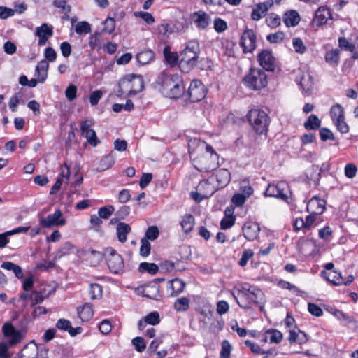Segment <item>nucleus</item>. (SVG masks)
<instances>
[{"label": "nucleus", "mask_w": 358, "mask_h": 358, "mask_svg": "<svg viewBox=\"0 0 358 358\" xmlns=\"http://www.w3.org/2000/svg\"><path fill=\"white\" fill-rule=\"evenodd\" d=\"M134 108V103L131 99H127L125 104L115 103L113 106V110L115 113H120L123 109L127 111H131Z\"/></svg>", "instance_id": "864d4df0"}, {"label": "nucleus", "mask_w": 358, "mask_h": 358, "mask_svg": "<svg viewBox=\"0 0 358 358\" xmlns=\"http://www.w3.org/2000/svg\"><path fill=\"white\" fill-rule=\"evenodd\" d=\"M75 246L70 242L64 243L56 252L55 258L60 259L63 256L69 255L74 250Z\"/></svg>", "instance_id": "a19ab883"}, {"label": "nucleus", "mask_w": 358, "mask_h": 358, "mask_svg": "<svg viewBox=\"0 0 358 358\" xmlns=\"http://www.w3.org/2000/svg\"><path fill=\"white\" fill-rule=\"evenodd\" d=\"M141 273H148L151 275L156 274L159 271L158 266L155 263L142 262L138 266Z\"/></svg>", "instance_id": "c03bdc74"}, {"label": "nucleus", "mask_w": 358, "mask_h": 358, "mask_svg": "<svg viewBox=\"0 0 358 358\" xmlns=\"http://www.w3.org/2000/svg\"><path fill=\"white\" fill-rule=\"evenodd\" d=\"M329 313L332 314L338 320L341 322L343 325H347L354 322L352 317L349 316L348 315L344 313L342 310L336 308H331Z\"/></svg>", "instance_id": "473e14b6"}, {"label": "nucleus", "mask_w": 358, "mask_h": 358, "mask_svg": "<svg viewBox=\"0 0 358 358\" xmlns=\"http://www.w3.org/2000/svg\"><path fill=\"white\" fill-rule=\"evenodd\" d=\"M187 93L190 101L195 103L201 101L206 97V90L201 80H193L190 83Z\"/></svg>", "instance_id": "f8f14e48"}, {"label": "nucleus", "mask_w": 358, "mask_h": 358, "mask_svg": "<svg viewBox=\"0 0 358 358\" xmlns=\"http://www.w3.org/2000/svg\"><path fill=\"white\" fill-rule=\"evenodd\" d=\"M168 286V289H170L169 296L175 297L181 294L185 289L186 285L185 282L179 278H174L171 280H169Z\"/></svg>", "instance_id": "b1692460"}, {"label": "nucleus", "mask_w": 358, "mask_h": 358, "mask_svg": "<svg viewBox=\"0 0 358 358\" xmlns=\"http://www.w3.org/2000/svg\"><path fill=\"white\" fill-rule=\"evenodd\" d=\"M257 61L265 71L273 72L277 67V62L271 50H263L257 55Z\"/></svg>", "instance_id": "9b49d317"}, {"label": "nucleus", "mask_w": 358, "mask_h": 358, "mask_svg": "<svg viewBox=\"0 0 358 358\" xmlns=\"http://www.w3.org/2000/svg\"><path fill=\"white\" fill-rule=\"evenodd\" d=\"M247 119L256 134L267 135L270 117L265 111L259 108L251 109L247 114Z\"/></svg>", "instance_id": "20e7f679"}, {"label": "nucleus", "mask_w": 358, "mask_h": 358, "mask_svg": "<svg viewBox=\"0 0 358 358\" xmlns=\"http://www.w3.org/2000/svg\"><path fill=\"white\" fill-rule=\"evenodd\" d=\"M164 57L167 63L171 66H175L177 64H179L180 55H178L176 52L167 51V48L164 49Z\"/></svg>", "instance_id": "3c124183"}, {"label": "nucleus", "mask_w": 358, "mask_h": 358, "mask_svg": "<svg viewBox=\"0 0 358 358\" xmlns=\"http://www.w3.org/2000/svg\"><path fill=\"white\" fill-rule=\"evenodd\" d=\"M201 53L197 40L189 41L180 53L179 68L184 73H189L198 64Z\"/></svg>", "instance_id": "f03ea898"}, {"label": "nucleus", "mask_w": 358, "mask_h": 358, "mask_svg": "<svg viewBox=\"0 0 358 358\" xmlns=\"http://www.w3.org/2000/svg\"><path fill=\"white\" fill-rule=\"evenodd\" d=\"M131 231V228L129 224L120 222L116 227V234L118 241L124 243L127 240V235Z\"/></svg>", "instance_id": "cd10ccee"}, {"label": "nucleus", "mask_w": 358, "mask_h": 358, "mask_svg": "<svg viewBox=\"0 0 358 358\" xmlns=\"http://www.w3.org/2000/svg\"><path fill=\"white\" fill-rule=\"evenodd\" d=\"M85 136L87 142L93 147L97 146L100 143V141L97 138L96 134L94 129L88 130Z\"/></svg>", "instance_id": "bf43d9fd"}, {"label": "nucleus", "mask_w": 358, "mask_h": 358, "mask_svg": "<svg viewBox=\"0 0 358 358\" xmlns=\"http://www.w3.org/2000/svg\"><path fill=\"white\" fill-rule=\"evenodd\" d=\"M320 125L321 120L314 114H311L304 122V127L307 130H316Z\"/></svg>", "instance_id": "58836bf2"}, {"label": "nucleus", "mask_w": 358, "mask_h": 358, "mask_svg": "<svg viewBox=\"0 0 358 358\" xmlns=\"http://www.w3.org/2000/svg\"><path fill=\"white\" fill-rule=\"evenodd\" d=\"M136 57L139 64L145 65L154 61L155 53L151 50H145L138 52Z\"/></svg>", "instance_id": "7c9ffc66"}, {"label": "nucleus", "mask_w": 358, "mask_h": 358, "mask_svg": "<svg viewBox=\"0 0 358 358\" xmlns=\"http://www.w3.org/2000/svg\"><path fill=\"white\" fill-rule=\"evenodd\" d=\"M357 172V167L353 163H348L345 166L344 173L348 178H353Z\"/></svg>", "instance_id": "680f3d73"}, {"label": "nucleus", "mask_w": 358, "mask_h": 358, "mask_svg": "<svg viewBox=\"0 0 358 358\" xmlns=\"http://www.w3.org/2000/svg\"><path fill=\"white\" fill-rule=\"evenodd\" d=\"M227 23L220 17H215L213 21V28L217 33H222L227 29Z\"/></svg>", "instance_id": "4d7b16f0"}, {"label": "nucleus", "mask_w": 358, "mask_h": 358, "mask_svg": "<svg viewBox=\"0 0 358 358\" xmlns=\"http://www.w3.org/2000/svg\"><path fill=\"white\" fill-rule=\"evenodd\" d=\"M235 221H236V217L234 215L224 216L220 222L221 229H230L235 224Z\"/></svg>", "instance_id": "052dcab7"}, {"label": "nucleus", "mask_w": 358, "mask_h": 358, "mask_svg": "<svg viewBox=\"0 0 358 358\" xmlns=\"http://www.w3.org/2000/svg\"><path fill=\"white\" fill-rule=\"evenodd\" d=\"M89 295L91 299L94 300L102 296V287L97 283H92L90 286Z\"/></svg>", "instance_id": "8fccbe9b"}, {"label": "nucleus", "mask_w": 358, "mask_h": 358, "mask_svg": "<svg viewBox=\"0 0 358 358\" xmlns=\"http://www.w3.org/2000/svg\"><path fill=\"white\" fill-rule=\"evenodd\" d=\"M190 299L187 296L178 298L173 304V308L177 312H186L189 310Z\"/></svg>", "instance_id": "e433bc0d"}, {"label": "nucleus", "mask_w": 358, "mask_h": 358, "mask_svg": "<svg viewBox=\"0 0 358 358\" xmlns=\"http://www.w3.org/2000/svg\"><path fill=\"white\" fill-rule=\"evenodd\" d=\"M110 271L114 274H121L124 271V263L122 256L114 249L109 250V254L106 259Z\"/></svg>", "instance_id": "9d476101"}, {"label": "nucleus", "mask_w": 358, "mask_h": 358, "mask_svg": "<svg viewBox=\"0 0 358 358\" xmlns=\"http://www.w3.org/2000/svg\"><path fill=\"white\" fill-rule=\"evenodd\" d=\"M254 255V252L251 249H247L243 250L241 257L238 261V265L241 267H244L247 265L248 260L252 258Z\"/></svg>", "instance_id": "e2e57ef3"}, {"label": "nucleus", "mask_w": 358, "mask_h": 358, "mask_svg": "<svg viewBox=\"0 0 358 358\" xmlns=\"http://www.w3.org/2000/svg\"><path fill=\"white\" fill-rule=\"evenodd\" d=\"M75 31L79 35L87 34L92 31V26L88 22L82 21L76 25Z\"/></svg>", "instance_id": "09e8293b"}, {"label": "nucleus", "mask_w": 358, "mask_h": 358, "mask_svg": "<svg viewBox=\"0 0 358 358\" xmlns=\"http://www.w3.org/2000/svg\"><path fill=\"white\" fill-rule=\"evenodd\" d=\"M239 45L244 54L252 53L257 48V36L252 29H245L240 38Z\"/></svg>", "instance_id": "6e6552de"}, {"label": "nucleus", "mask_w": 358, "mask_h": 358, "mask_svg": "<svg viewBox=\"0 0 358 358\" xmlns=\"http://www.w3.org/2000/svg\"><path fill=\"white\" fill-rule=\"evenodd\" d=\"M1 266L3 269L12 271L17 278L21 279L23 278L22 270L21 267L17 264H15L11 262H4L2 263Z\"/></svg>", "instance_id": "4c0bfd02"}, {"label": "nucleus", "mask_w": 358, "mask_h": 358, "mask_svg": "<svg viewBox=\"0 0 358 358\" xmlns=\"http://www.w3.org/2000/svg\"><path fill=\"white\" fill-rule=\"evenodd\" d=\"M245 87L257 91L265 88L268 85V76L259 68H250L242 80Z\"/></svg>", "instance_id": "39448f33"}, {"label": "nucleus", "mask_w": 358, "mask_h": 358, "mask_svg": "<svg viewBox=\"0 0 358 358\" xmlns=\"http://www.w3.org/2000/svg\"><path fill=\"white\" fill-rule=\"evenodd\" d=\"M216 191L215 188H211L209 191L205 192H192L191 196L196 202H201L205 198L212 196Z\"/></svg>", "instance_id": "de8ad7c7"}, {"label": "nucleus", "mask_w": 358, "mask_h": 358, "mask_svg": "<svg viewBox=\"0 0 358 358\" xmlns=\"http://www.w3.org/2000/svg\"><path fill=\"white\" fill-rule=\"evenodd\" d=\"M238 295L245 299L243 303H248L250 309L252 304H259L258 300L263 293L259 288L245 284L241 289H238Z\"/></svg>", "instance_id": "0eeeda50"}, {"label": "nucleus", "mask_w": 358, "mask_h": 358, "mask_svg": "<svg viewBox=\"0 0 358 358\" xmlns=\"http://www.w3.org/2000/svg\"><path fill=\"white\" fill-rule=\"evenodd\" d=\"M282 18L276 13H270L266 19V24L271 29H275L281 24Z\"/></svg>", "instance_id": "a18cd8bd"}, {"label": "nucleus", "mask_w": 358, "mask_h": 358, "mask_svg": "<svg viewBox=\"0 0 358 358\" xmlns=\"http://www.w3.org/2000/svg\"><path fill=\"white\" fill-rule=\"evenodd\" d=\"M38 353L37 344L34 341H32L24 345L19 352L18 357L19 358H38Z\"/></svg>", "instance_id": "5701e85b"}, {"label": "nucleus", "mask_w": 358, "mask_h": 358, "mask_svg": "<svg viewBox=\"0 0 358 358\" xmlns=\"http://www.w3.org/2000/svg\"><path fill=\"white\" fill-rule=\"evenodd\" d=\"M50 295V292H47L45 287L39 290H32L30 293L31 307H34L36 304L41 303Z\"/></svg>", "instance_id": "a878e982"}, {"label": "nucleus", "mask_w": 358, "mask_h": 358, "mask_svg": "<svg viewBox=\"0 0 358 358\" xmlns=\"http://www.w3.org/2000/svg\"><path fill=\"white\" fill-rule=\"evenodd\" d=\"M77 313L79 318L83 322H88L94 315L93 306L92 304L86 303L83 306L77 308Z\"/></svg>", "instance_id": "bb28decb"}, {"label": "nucleus", "mask_w": 358, "mask_h": 358, "mask_svg": "<svg viewBox=\"0 0 358 358\" xmlns=\"http://www.w3.org/2000/svg\"><path fill=\"white\" fill-rule=\"evenodd\" d=\"M162 281H164V278H156L153 281L139 288L138 290H141L144 297L159 301L162 299L159 282Z\"/></svg>", "instance_id": "1a4fd4ad"}, {"label": "nucleus", "mask_w": 358, "mask_h": 358, "mask_svg": "<svg viewBox=\"0 0 358 358\" xmlns=\"http://www.w3.org/2000/svg\"><path fill=\"white\" fill-rule=\"evenodd\" d=\"M115 211V208L112 205H108L101 207L99 209L98 214L102 219H108Z\"/></svg>", "instance_id": "13d9d810"}, {"label": "nucleus", "mask_w": 358, "mask_h": 358, "mask_svg": "<svg viewBox=\"0 0 358 358\" xmlns=\"http://www.w3.org/2000/svg\"><path fill=\"white\" fill-rule=\"evenodd\" d=\"M306 224V229L310 230L312 227H314L322 222V220L321 217L313 213H309L303 218Z\"/></svg>", "instance_id": "37998d69"}, {"label": "nucleus", "mask_w": 358, "mask_h": 358, "mask_svg": "<svg viewBox=\"0 0 358 358\" xmlns=\"http://www.w3.org/2000/svg\"><path fill=\"white\" fill-rule=\"evenodd\" d=\"M131 343L137 352H142L146 348L145 342L142 337L137 336L133 338Z\"/></svg>", "instance_id": "69168bd1"}, {"label": "nucleus", "mask_w": 358, "mask_h": 358, "mask_svg": "<svg viewBox=\"0 0 358 358\" xmlns=\"http://www.w3.org/2000/svg\"><path fill=\"white\" fill-rule=\"evenodd\" d=\"M52 4L55 7L60 8L64 13L62 16L63 20H69V13L71 10V6L67 3V0H54Z\"/></svg>", "instance_id": "2f4dec72"}, {"label": "nucleus", "mask_w": 358, "mask_h": 358, "mask_svg": "<svg viewBox=\"0 0 358 358\" xmlns=\"http://www.w3.org/2000/svg\"><path fill=\"white\" fill-rule=\"evenodd\" d=\"M66 222V220L62 218V213L59 209H57L53 214H50L46 217L40 220V225L44 228L63 226Z\"/></svg>", "instance_id": "4468645a"}, {"label": "nucleus", "mask_w": 358, "mask_h": 358, "mask_svg": "<svg viewBox=\"0 0 358 358\" xmlns=\"http://www.w3.org/2000/svg\"><path fill=\"white\" fill-rule=\"evenodd\" d=\"M115 157L113 154L104 156L99 162V171H103L110 169L115 164Z\"/></svg>", "instance_id": "79ce46f5"}, {"label": "nucleus", "mask_w": 358, "mask_h": 358, "mask_svg": "<svg viewBox=\"0 0 358 358\" xmlns=\"http://www.w3.org/2000/svg\"><path fill=\"white\" fill-rule=\"evenodd\" d=\"M298 85L300 86L303 92L308 93L313 85L312 77L308 73H304L301 77L299 80H297Z\"/></svg>", "instance_id": "72a5a7b5"}, {"label": "nucleus", "mask_w": 358, "mask_h": 358, "mask_svg": "<svg viewBox=\"0 0 358 358\" xmlns=\"http://www.w3.org/2000/svg\"><path fill=\"white\" fill-rule=\"evenodd\" d=\"M211 182H217V188H223L228 185L231 180V173L226 169H215L210 177Z\"/></svg>", "instance_id": "a211bd4d"}, {"label": "nucleus", "mask_w": 358, "mask_h": 358, "mask_svg": "<svg viewBox=\"0 0 358 358\" xmlns=\"http://www.w3.org/2000/svg\"><path fill=\"white\" fill-rule=\"evenodd\" d=\"M318 237L325 242H330L333 238V230L329 225H326L319 229Z\"/></svg>", "instance_id": "49530a36"}, {"label": "nucleus", "mask_w": 358, "mask_h": 358, "mask_svg": "<svg viewBox=\"0 0 358 358\" xmlns=\"http://www.w3.org/2000/svg\"><path fill=\"white\" fill-rule=\"evenodd\" d=\"M268 10L264 6V3H259L255 6L251 13V19L255 21H259L265 16Z\"/></svg>", "instance_id": "c9c22d12"}, {"label": "nucleus", "mask_w": 358, "mask_h": 358, "mask_svg": "<svg viewBox=\"0 0 358 358\" xmlns=\"http://www.w3.org/2000/svg\"><path fill=\"white\" fill-rule=\"evenodd\" d=\"M327 201L317 196L312 197L306 205V211L313 215H321L326 210Z\"/></svg>", "instance_id": "2eb2a0df"}, {"label": "nucleus", "mask_w": 358, "mask_h": 358, "mask_svg": "<svg viewBox=\"0 0 358 358\" xmlns=\"http://www.w3.org/2000/svg\"><path fill=\"white\" fill-rule=\"evenodd\" d=\"M191 20L199 31L206 30L212 22L210 15L202 10L192 13Z\"/></svg>", "instance_id": "ddd939ff"}, {"label": "nucleus", "mask_w": 358, "mask_h": 358, "mask_svg": "<svg viewBox=\"0 0 358 358\" xmlns=\"http://www.w3.org/2000/svg\"><path fill=\"white\" fill-rule=\"evenodd\" d=\"M194 222L195 219L192 214H185L182 217L180 224L182 231L187 234L193 230Z\"/></svg>", "instance_id": "c756f323"}, {"label": "nucleus", "mask_w": 358, "mask_h": 358, "mask_svg": "<svg viewBox=\"0 0 358 358\" xmlns=\"http://www.w3.org/2000/svg\"><path fill=\"white\" fill-rule=\"evenodd\" d=\"M189 154L194 167L199 172L214 171L220 165L218 155L202 153L199 156L195 157V150L191 148L190 144H189Z\"/></svg>", "instance_id": "7ed1b4c3"}, {"label": "nucleus", "mask_w": 358, "mask_h": 358, "mask_svg": "<svg viewBox=\"0 0 358 358\" xmlns=\"http://www.w3.org/2000/svg\"><path fill=\"white\" fill-rule=\"evenodd\" d=\"M231 350V345L227 340L222 342V348L220 358H229Z\"/></svg>", "instance_id": "774afa93"}, {"label": "nucleus", "mask_w": 358, "mask_h": 358, "mask_svg": "<svg viewBox=\"0 0 358 358\" xmlns=\"http://www.w3.org/2000/svg\"><path fill=\"white\" fill-rule=\"evenodd\" d=\"M264 196L275 197L287 203L292 202L291 192L287 182L280 181L278 183H270L264 192Z\"/></svg>", "instance_id": "423d86ee"}, {"label": "nucleus", "mask_w": 358, "mask_h": 358, "mask_svg": "<svg viewBox=\"0 0 358 358\" xmlns=\"http://www.w3.org/2000/svg\"><path fill=\"white\" fill-rule=\"evenodd\" d=\"M49 64L46 60H42L36 66V76H40L41 83H43L48 77Z\"/></svg>", "instance_id": "f704fd0d"}, {"label": "nucleus", "mask_w": 358, "mask_h": 358, "mask_svg": "<svg viewBox=\"0 0 358 358\" xmlns=\"http://www.w3.org/2000/svg\"><path fill=\"white\" fill-rule=\"evenodd\" d=\"M77 92V87L73 84H70L65 90V96L69 101H72L76 99Z\"/></svg>", "instance_id": "0e129e2a"}, {"label": "nucleus", "mask_w": 358, "mask_h": 358, "mask_svg": "<svg viewBox=\"0 0 358 358\" xmlns=\"http://www.w3.org/2000/svg\"><path fill=\"white\" fill-rule=\"evenodd\" d=\"M282 20L287 27H294L299 24L301 17L297 10L292 9L284 13Z\"/></svg>", "instance_id": "4be33fe9"}, {"label": "nucleus", "mask_w": 358, "mask_h": 358, "mask_svg": "<svg viewBox=\"0 0 358 358\" xmlns=\"http://www.w3.org/2000/svg\"><path fill=\"white\" fill-rule=\"evenodd\" d=\"M243 235L249 241L257 238L260 232L259 224L256 222H245L242 227Z\"/></svg>", "instance_id": "aec40b11"}, {"label": "nucleus", "mask_w": 358, "mask_h": 358, "mask_svg": "<svg viewBox=\"0 0 358 358\" xmlns=\"http://www.w3.org/2000/svg\"><path fill=\"white\" fill-rule=\"evenodd\" d=\"M322 276L334 285H341L343 283V278L341 273L337 271H322Z\"/></svg>", "instance_id": "c85d7f7f"}, {"label": "nucleus", "mask_w": 358, "mask_h": 358, "mask_svg": "<svg viewBox=\"0 0 358 358\" xmlns=\"http://www.w3.org/2000/svg\"><path fill=\"white\" fill-rule=\"evenodd\" d=\"M329 114L333 122L345 117L344 109L339 103H336L331 106Z\"/></svg>", "instance_id": "ea45409f"}, {"label": "nucleus", "mask_w": 358, "mask_h": 358, "mask_svg": "<svg viewBox=\"0 0 358 358\" xmlns=\"http://www.w3.org/2000/svg\"><path fill=\"white\" fill-rule=\"evenodd\" d=\"M115 28V20L114 18L108 17L103 22V30L110 34H112Z\"/></svg>", "instance_id": "338daca9"}, {"label": "nucleus", "mask_w": 358, "mask_h": 358, "mask_svg": "<svg viewBox=\"0 0 358 358\" xmlns=\"http://www.w3.org/2000/svg\"><path fill=\"white\" fill-rule=\"evenodd\" d=\"M159 235V231L157 226H150L149 227L146 231L145 236L143 238H145L149 241H155L156 240Z\"/></svg>", "instance_id": "603ef678"}, {"label": "nucleus", "mask_w": 358, "mask_h": 358, "mask_svg": "<svg viewBox=\"0 0 358 358\" xmlns=\"http://www.w3.org/2000/svg\"><path fill=\"white\" fill-rule=\"evenodd\" d=\"M341 59V50L338 48H333L326 51L324 54L325 62L331 67H336Z\"/></svg>", "instance_id": "393cba45"}, {"label": "nucleus", "mask_w": 358, "mask_h": 358, "mask_svg": "<svg viewBox=\"0 0 358 358\" xmlns=\"http://www.w3.org/2000/svg\"><path fill=\"white\" fill-rule=\"evenodd\" d=\"M282 338L283 335L281 331L276 329L271 328L264 331L261 341L264 343L278 344L282 341Z\"/></svg>", "instance_id": "412c9836"}, {"label": "nucleus", "mask_w": 358, "mask_h": 358, "mask_svg": "<svg viewBox=\"0 0 358 358\" xmlns=\"http://www.w3.org/2000/svg\"><path fill=\"white\" fill-rule=\"evenodd\" d=\"M332 12L327 6H320L315 12L313 24L319 27L327 23L328 20H332Z\"/></svg>", "instance_id": "dca6fc26"}, {"label": "nucleus", "mask_w": 358, "mask_h": 358, "mask_svg": "<svg viewBox=\"0 0 358 358\" xmlns=\"http://www.w3.org/2000/svg\"><path fill=\"white\" fill-rule=\"evenodd\" d=\"M285 34L283 31H278L266 36V40L271 43H279L284 41Z\"/></svg>", "instance_id": "5fc2aeb1"}, {"label": "nucleus", "mask_w": 358, "mask_h": 358, "mask_svg": "<svg viewBox=\"0 0 358 358\" xmlns=\"http://www.w3.org/2000/svg\"><path fill=\"white\" fill-rule=\"evenodd\" d=\"M151 244L145 238H141L139 254L143 257H146L150 254Z\"/></svg>", "instance_id": "6e6d98bb"}, {"label": "nucleus", "mask_w": 358, "mask_h": 358, "mask_svg": "<svg viewBox=\"0 0 358 358\" xmlns=\"http://www.w3.org/2000/svg\"><path fill=\"white\" fill-rule=\"evenodd\" d=\"M34 34L38 37V45L43 46L46 44L48 40L52 36L53 27L47 23H43L40 27L36 28Z\"/></svg>", "instance_id": "6ab92c4d"}, {"label": "nucleus", "mask_w": 358, "mask_h": 358, "mask_svg": "<svg viewBox=\"0 0 358 358\" xmlns=\"http://www.w3.org/2000/svg\"><path fill=\"white\" fill-rule=\"evenodd\" d=\"M2 331L5 337L9 338L8 343L10 345L20 343L22 339V332L19 330H16L10 322H6L3 325Z\"/></svg>", "instance_id": "f3484780"}, {"label": "nucleus", "mask_w": 358, "mask_h": 358, "mask_svg": "<svg viewBox=\"0 0 358 358\" xmlns=\"http://www.w3.org/2000/svg\"><path fill=\"white\" fill-rule=\"evenodd\" d=\"M156 84L160 92L170 99H179L185 92L182 76L169 70H164L159 74Z\"/></svg>", "instance_id": "f257e3e1"}]
</instances>
